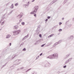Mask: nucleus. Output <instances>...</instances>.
I'll return each instance as SVG.
<instances>
[{"mask_svg": "<svg viewBox=\"0 0 74 74\" xmlns=\"http://www.w3.org/2000/svg\"><path fill=\"white\" fill-rule=\"evenodd\" d=\"M55 44H56V45H58V44L59 43H58V42H56Z\"/></svg>", "mask_w": 74, "mask_h": 74, "instance_id": "obj_39", "label": "nucleus"}, {"mask_svg": "<svg viewBox=\"0 0 74 74\" xmlns=\"http://www.w3.org/2000/svg\"><path fill=\"white\" fill-rule=\"evenodd\" d=\"M19 60H17L15 61H14V63H18L19 62Z\"/></svg>", "mask_w": 74, "mask_h": 74, "instance_id": "obj_23", "label": "nucleus"}, {"mask_svg": "<svg viewBox=\"0 0 74 74\" xmlns=\"http://www.w3.org/2000/svg\"><path fill=\"white\" fill-rule=\"evenodd\" d=\"M34 16H35V17H36V16L37 15V14H34Z\"/></svg>", "mask_w": 74, "mask_h": 74, "instance_id": "obj_38", "label": "nucleus"}, {"mask_svg": "<svg viewBox=\"0 0 74 74\" xmlns=\"http://www.w3.org/2000/svg\"><path fill=\"white\" fill-rule=\"evenodd\" d=\"M74 37V36L73 35H71L70 37H68L67 38L68 40H69L70 39V40H73V38Z\"/></svg>", "mask_w": 74, "mask_h": 74, "instance_id": "obj_4", "label": "nucleus"}, {"mask_svg": "<svg viewBox=\"0 0 74 74\" xmlns=\"http://www.w3.org/2000/svg\"><path fill=\"white\" fill-rule=\"evenodd\" d=\"M70 54H67L66 55V56H65V59H67V58H68V57L69 56H70Z\"/></svg>", "mask_w": 74, "mask_h": 74, "instance_id": "obj_7", "label": "nucleus"}, {"mask_svg": "<svg viewBox=\"0 0 74 74\" xmlns=\"http://www.w3.org/2000/svg\"><path fill=\"white\" fill-rule=\"evenodd\" d=\"M5 15H6V13L3 16V17H2V19H4V18H5Z\"/></svg>", "mask_w": 74, "mask_h": 74, "instance_id": "obj_13", "label": "nucleus"}, {"mask_svg": "<svg viewBox=\"0 0 74 74\" xmlns=\"http://www.w3.org/2000/svg\"><path fill=\"white\" fill-rule=\"evenodd\" d=\"M34 1H35V0H33L32 1V2H34Z\"/></svg>", "mask_w": 74, "mask_h": 74, "instance_id": "obj_56", "label": "nucleus"}, {"mask_svg": "<svg viewBox=\"0 0 74 74\" xmlns=\"http://www.w3.org/2000/svg\"><path fill=\"white\" fill-rule=\"evenodd\" d=\"M45 21H46V23L47 22V21H48V19H46L45 20Z\"/></svg>", "mask_w": 74, "mask_h": 74, "instance_id": "obj_40", "label": "nucleus"}, {"mask_svg": "<svg viewBox=\"0 0 74 74\" xmlns=\"http://www.w3.org/2000/svg\"><path fill=\"white\" fill-rule=\"evenodd\" d=\"M62 23H61V22H60V23H59V25H60Z\"/></svg>", "mask_w": 74, "mask_h": 74, "instance_id": "obj_45", "label": "nucleus"}, {"mask_svg": "<svg viewBox=\"0 0 74 74\" xmlns=\"http://www.w3.org/2000/svg\"><path fill=\"white\" fill-rule=\"evenodd\" d=\"M3 21V19H2L1 20V21H0V23H1V21Z\"/></svg>", "mask_w": 74, "mask_h": 74, "instance_id": "obj_51", "label": "nucleus"}, {"mask_svg": "<svg viewBox=\"0 0 74 74\" xmlns=\"http://www.w3.org/2000/svg\"><path fill=\"white\" fill-rule=\"evenodd\" d=\"M39 57H40V56H38L37 57L36 60H37V59H38V58H39Z\"/></svg>", "mask_w": 74, "mask_h": 74, "instance_id": "obj_34", "label": "nucleus"}, {"mask_svg": "<svg viewBox=\"0 0 74 74\" xmlns=\"http://www.w3.org/2000/svg\"><path fill=\"white\" fill-rule=\"evenodd\" d=\"M4 11H5V10H3V12H4Z\"/></svg>", "mask_w": 74, "mask_h": 74, "instance_id": "obj_64", "label": "nucleus"}, {"mask_svg": "<svg viewBox=\"0 0 74 74\" xmlns=\"http://www.w3.org/2000/svg\"><path fill=\"white\" fill-rule=\"evenodd\" d=\"M69 22V20H68V21H66V23H67V22Z\"/></svg>", "mask_w": 74, "mask_h": 74, "instance_id": "obj_48", "label": "nucleus"}, {"mask_svg": "<svg viewBox=\"0 0 74 74\" xmlns=\"http://www.w3.org/2000/svg\"><path fill=\"white\" fill-rule=\"evenodd\" d=\"M24 44V43L22 42L21 44L20 45V46H21V45H23Z\"/></svg>", "mask_w": 74, "mask_h": 74, "instance_id": "obj_32", "label": "nucleus"}, {"mask_svg": "<svg viewBox=\"0 0 74 74\" xmlns=\"http://www.w3.org/2000/svg\"><path fill=\"white\" fill-rule=\"evenodd\" d=\"M66 65H64V66H63V68H66Z\"/></svg>", "mask_w": 74, "mask_h": 74, "instance_id": "obj_37", "label": "nucleus"}, {"mask_svg": "<svg viewBox=\"0 0 74 74\" xmlns=\"http://www.w3.org/2000/svg\"><path fill=\"white\" fill-rule=\"evenodd\" d=\"M58 31L60 32H62V29H59L58 30Z\"/></svg>", "mask_w": 74, "mask_h": 74, "instance_id": "obj_28", "label": "nucleus"}, {"mask_svg": "<svg viewBox=\"0 0 74 74\" xmlns=\"http://www.w3.org/2000/svg\"><path fill=\"white\" fill-rule=\"evenodd\" d=\"M38 41H36V43H34V45H37V44H38Z\"/></svg>", "mask_w": 74, "mask_h": 74, "instance_id": "obj_17", "label": "nucleus"}, {"mask_svg": "<svg viewBox=\"0 0 74 74\" xmlns=\"http://www.w3.org/2000/svg\"><path fill=\"white\" fill-rule=\"evenodd\" d=\"M57 27H58V26L57 25H56L55 26H54V27H53V29H56V28Z\"/></svg>", "mask_w": 74, "mask_h": 74, "instance_id": "obj_19", "label": "nucleus"}, {"mask_svg": "<svg viewBox=\"0 0 74 74\" xmlns=\"http://www.w3.org/2000/svg\"><path fill=\"white\" fill-rule=\"evenodd\" d=\"M72 21H74V18H72Z\"/></svg>", "mask_w": 74, "mask_h": 74, "instance_id": "obj_53", "label": "nucleus"}, {"mask_svg": "<svg viewBox=\"0 0 74 74\" xmlns=\"http://www.w3.org/2000/svg\"><path fill=\"white\" fill-rule=\"evenodd\" d=\"M72 58H70L68 60L69 62H70V61H71V60H72Z\"/></svg>", "mask_w": 74, "mask_h": 74, "instance_id": "obj_20", "label": "nucleus"}, {"mask_svg": "<svg viewBox=\"0 0 74 74\" xmlns=\"http://www.w3.org/2000/svg\"><path fill=\"white\" fill-rule=\"evenodd\" d=\"M13 12V10H12L8 14V15H10V14H11L12 13V12Z\"/></svg>", "mask_w": 74, "mask_h": 74, "instance_id": "obj_12", "label": "nucleus"}, {"mask_svg": "<svg viewBox=\"0 0 74 74\" xmlns=\"http://www.w3.org/2000/svg\"><path fill=\"white\" fill-rule=\"evenodd\" d=\"M21 21H22V19H21L19 20V22H21Z\"/></svg>", "mask_w": 74, "mask_h": 74, "instance_id": "obj_55", "label": "nucleus"}, {"mask_svg": "<svg viewBox=\"0 0 74 74\" xmlns=\"http://www.w3.org/2000/svg\"><path fill=\"white\" fill-rule=\"evenodd\" d=\"M51 44H52V43H50L49 44V45H51Z\"/></svg>", "mask_w": 74, "mask_h": 74, "instance_id": "obj_54", "label": "nucleus"}, {"mask_svg": "<svg viewBox=\"0 0 74 74\" xmlns=\"http://www.w3.org/2000/svg\"><path fill=\"white\" fill-rule=\"evenodd\" d=\"M3 23H1V25H3Z\"/></svg>", "mask_w": 74, "mask_h": 74, "instance_id": "obj_61", "label": "nucleus"}, {"mask_svg": "<svg viewBox=\"0 0 74 74\" xmlns=\"http://www.w3.org/2000/svg\"><path fill=\"white\" fill-rule=\"evenodd\" d=\"M16 56V55H13L12 57L11 58H10V60H11V59H13L14 58H15Z\"/></svg>", "mask_w": 74, "mask_h": 74, "instance_id": "obj_9", "label": "nucleus"}, {"mask_svg": "<svg viewBox=\"0 0 74 74\" xmlns=\"http://www.w3.org/2000/svg\"><path fill=\"white\" fill-rule=\"evenodd\" d=\"M11 35L10 34H8L6 36V38H10V37H11Z\"/></svg>", "mask_w": 74, "mask_h": 74, "instance_id": "obj_10", "label": "nucleus"}, {"mask_svg": "<svg viewBox=\"0 0 74 74\" xmlns=\"http://www.w3.org/2000/svg\"><path fill=\"white\" fill-rule=\"evenodd\" d=\"M22 15H21V14H19L18 16H19V18H21L22 17Z\"/></svg>", "mask_w": 74, "mask_h": 74, "instance_id": "obj_15", "label": "nucleus"}, {"mask_svg": "<svg viewBox=\"0 0 74 74\" xmlns=\"http://www.w3.org/2000/svg\"><path fill=\"white\" fill-rule=\"evenodd\" d=\"M26 48H24V49H23L22 50L23 51H26Z\"/></svg>", "mask_w": 74, "mask_h": 74, "instance_id": "obj_22", "label": "nucleus"}, {"mask_svg": "<svg viewBox=\"0 0 74 74\" xmlns=\"http://www.w3.org/2000/svg\"><path fill=\"white\" fill-rule=\"evenodd\" d=\"M32 69L31 68H30L29 69H28L27 71H25V72H28V71H29V70H31Z\"/></svg>", "mask_w": 74, "mask_h": 74, "instance_id": "obj_21", "label": "nucleus"}, {"mask_svg": "<svg viewBox=\"0 0 74 74\" xmlns=\"http://www.w3.org/2000/svg\"><path fill=\"white\" fill-rule=\"evenodd\" d=\"M29 37V34H28L23 38V40H25L26 38H27V37Z\"/></svg>", "mask_w": 74, "mask_h": 74, "instance_id": "obj_6", "label": "nucleus"}, {"mask_svg": "<svg viewBox=\"0 0 74 74\" xmlns=\"http://www.w3.org/2000/svg\"><path fill=\"white\" fill-rule=\"evenodd\" d=\"M42 53H40V56H42Z\"/></svg>", "mask_w": 74, "mask_h": 74, "instance_id": "obj_46", "label": "nucleus"}, {"mask_svg": "<svg viewBox=\"0 0 74 74\" xmlns=\"http://www.w3.org/2000/svg\"><path fill=\"white\" fill-rule=\"evenodd\" d=\"M52 4H53V1H52L50 3V5H52Z\"/></svg>", "mask_w": 74, "mask_h": 74, "instance_id": "obj_31", "label": "nucleus"}, {"mask_svg": "<svg viewBox=\"0 0 74 74\" xmlns=\"http://www.w3.org/2000/svg\"><path fill=\"white\" fill-rule=\"evenodd\" d=\"M71 26V25H68V27H70Z\"/></svg>", "mask_w": 74, "mask_h": 74, "instance_id": "obj_44", "label": "nucleus"}, {"mask_svg": "<svg viewBox=\"0 0 74 74\" xmlns=\"http://www.w3.org/2000/svg\"><path fill=\"white\" fill-rule=\"evenodd\" d=\"M29 2H28V3L27 5L28 6V5H29Z\"/></svg>", "mask_w": 74, "mask_h": 74, "instance_id": "obj_49", "label": "nucleus"}, {"mask_svg": "<svg viewBox=\"0 0 74 74\" xmlns=\"http://www.w3.org/2000/svg\"><path fill=\"white\" fill-rule=\"evenodd\" d=\"M54 34H52L51 35H49L48 36V38H49V37H51L53 36Z\"/></svg>", "mask_w": 74, "mask_h": 74, "instance_id": "obj_14", "label": "nucleus"}, {"mask_svg": "<svg viewBox=\"0 0 74 74\" xmlns=\"http://www.w3.org/2000/svg\"><path fill=\"white\" fill-rule=\"evenodd\" d=\"M21 25H25V22H22Z\"/></svg>", "mask_w": 74, "mask_h": 74, "instance_id": "obj_29", "label": "nucleus"}, {"mask_svg": "<svg viewBox=\"0 0 74 74\" xmlns=\"http://www.w3.org/2000/svg\"><path fill=\"white\" fill-rule=\"evenodd\" d=\"M23 7H25V8H27L28 7V6L27 5H23Z\"/></svg>", "mask_w": 74, "mask_h": 74, "instance_id": "obj_11", "label": "nucleus"}, {"mask_svg": "<svg viewBox=\"0 0 74 74\" xmlns=\"http://www.w3.org/2000/svg\"><path fill=\"white\" fill-rule=\"evenodd\" d=\"M2 23H3V24H4V21L2 22Z\"/></svg>", "mask_w": 74, "mask_h": 74, "instance_id": "obj_57", "label": "nucleus"}, {"mask_svg": "<svg viewBox=\"0 0 74 74\" xmlns=\"http://www.w3.org/2000/svg\"><path fill=\"white\" fill-rule=\"evenodd\" d=\"M23 68H24V67H22L21 68H20V69L21 70H23Z\"/></svg>", "mask_w": 74, "mask_h": 74, "instance_id": "obj_35", "label": "nucleus"}, {"mask_svg": "<svg viewBox=\"0 0 74 74\" xmlns=\"http://www.w3.org/2000/svg\"><path fill=\"white\" fill-rule=\"evenodd\" d=\"M57 1V0H53L52 1L53 2V3H55L56 1Z\"/></svg>", "mask_w": 74, "mask_h": 74, "instance_id": "obj_24", "label": "nucleus"}, {"mask_svg": "<svg viewBox=\"0 0 74 74\" xmlns=\"http://www.w3.org/2000/svg\"><path fill=\"white\" fill-rule=\"evenodd\" d=\"M45 44H43L42 45H41V47H44V45H45Z\"/></svg>", "mask_w": 74, "mask_h": 74, "instance_id": "obj_30", "label": "nucleus"}, {"mask_svg": "<svg viewBox=\"0 0 74 74\" xmlns=\"http://www.w3.org/2000/svg\"><path fill=\"white\" fill-rule=\"evenodd\" d=\"M38 8V6H35L33 8L34 11L33 12H31L30 13V14H36V12H37V10Z\"/></svg>", "mask_w": 74, "mask_h": 74, "instance_id": "obj_2", "label": "nucleus"}, {"mask_svg": "<svg viewBox=\"0 0 74 74\" xmlns=\"http://www.w3.org/2000/svg\"><path fill=\"white\" fill-rule=\"evenodd\" d=\"M18 25H16L14 26L13 29H18Z\"/></svg>", "mask_w": 74, "mask_h": 74, "instance_id": "obj_8", "label": "nucleus"}, {"mask_svg": "<svg viewBox=\"0 0 74 74\" xmlns=\"http://www.w3.org/2000/svg\"><path fill=\"white\" fill-rule=\"evenodd\" d=\"M21 32V30H19L17 31H15L13 32V34L14 35L16 34V35H18V34H19V33Z\"/></svg>", "mask_w": 74, "mask_h": 74, "instance_id": "obj_3", "label": "nucleus"}, {"mask_svg": "<svg viewBox=\"0 0 74 74\" xmlns=\"http://www.w3.org/2000/svg\"><path fill=\"white\" fill-rule=\"evenodd\" d=\"M62 41L61 40H59V41H58V44H59V43H60L61 42H62Z\"/></svg>", "mask_w": 74, "mask_h": 74, "instance_id": "obj_25", "label": "nucleus"}, {"mask_svg": "<svg viewBox=\"0 0 74 74\" xmlns=\"http://www.w3.org/2000/svg\"><path fill=\"white\" fill-rule=\"evenodd\" d=\"M7 64V63H6L5 65H3V67H4V66H6V64Z\"/></svg>", "mask_w": 74, "mask_h": 74, "instance_id": "obj_42", "label": "nucleus"}, {"mask_svg": "<svg viewBox=\"0 0 74 74\" xmlns=\"http://www.w3.org/2000/svg\"><path fill=\"white\" fill-rule=\"evenodd\" d=\"M69 61L68 60H67L65 62V64H66L67 63H69Z\"/></svg>", "mask_w": 74, "mask_h": 74, "instance_id": "obj_18", "label": "nucleus"}, {"mask_svg": "<svg viewBox=\"0 0 74 74\" xmlns=\"http://www.w3.org/2000/svg\"><path fill=\"white\" fill-rule=\"evenodd\" d=\"M69 28V27H67V26H66L65 27V29H68V28Z\"/></svg>", "mask_w": 74, "mask_h": 74, "instance_id": "obj_36", "label": "nucleus"}, {"mask_svg": "<svg viewBox=\"0 0 74 74\" xmlns=\"http://www.w3.org/2000/svg\"><path fill=\"white\" fill-rule=\"evenodd\" d=\"M39 37H40V38H42V35L41 34H39Z\"/></svg>", "mask_w": 74, "mask_h": 74, "instance_id": "obj_27", "label": "nucleus"}, {"mask_svg": "<svg viewBox=\"0 0 74 74\" xmlns=\"http://www.w3.org/2000/svg\"><path fill=\"white\" fill-rule=\"evenodd\" d=\"M38 28H40V26H38Z\"/></svg>", "mask_w": 74, "mask_h": 74, "instance_id": "obj_59", "label": "nucleus"}, {"mask_svg": "<svg viewBox=\"0 0 74 74\" xmlns=\"http://www.w3.org/2000/svg\"><path fill=\"white\" fill-rule=\"evenodd\" d=\"M39 29H40V28L38 29V28H37L36 29V31H38V30H39Z\"/></svg>", "mask_w": 74, "mask_h": 74, "instance_id": "obj_52", "label": "nucleus"}, {"mask_svg": "<svg viewBox=\"0 0 74 74\" xmlns=\"http://www.w3.org/2000/svg\"><path fill=\"white\" fill-rule=\"evenodd\" d=\"M19 63H17V64H19Z\"/></svg>", "mask_w": 74, "mask_h": 74, "instance_id": "obj_63", "label": "nucleus"}, {"mask_svg": "<svg viewBox=\"0 0 74 74\" xmlns=\"http://www.w3.org/2000/svg\"><path fill=\"white\" fill-rule=\"evenodd\" d=\"M64 18H62V20H64Z\"/></svg>", "mask_w": 74, "mask_h": 74, "instance_id": "obj_58", "label": "nucleus"}, {"mask_svg": "<svg viewBox=\"0 0 74 74\" xmlns=\"http://www.w3.org/2000/svg\"><path fill=\"white\" fill-rule=\"evenodd\" d=\"M58 73H60V72L59 71H58Z\"/></svg>", "mask_w": 74, "mask_h": 74, "instance_id": "obj_62", "label": "nucleus"}, {"mask_svg": "<svg viewBox=\"0 0 74 74\" xmlns=\"http://www.w3.org/2000/svg\"><path fill=\"white\" fill-rule=\"evenodd\" d=\"M9 45L10 46H11V43H9Z\"/></svg>", "mask_w": 74, "mask_h": 74, "instance_id": "obj_50", "label": "nucleus"}, {"mask_svg": "<svg viewBox=\"0 0 74 74\" xmlns=\"http://www.w3.org/2000/svg\"><path fill=\"white\" fill-rule=\"evenodd\" d=\"M47 19H50L51 18V17L50 16H48L47 17Z\"/></svg>", "mask_w": 74, "mask_h": 74, "instance_id": "obj_33", "label": "nucleus"}, {"mask_svg": "<svg viewBox=\"0 0 74 74\" xmlns=\"http://www.w3.org/2000/svg\"><path fill=\"white\" fill-rule=\"evenodd\" d=\"M56 44H54L53 45V47H55V46H56Z\"/></svg>", "mask_w": 74, "mask_h": 74, "instance_id": "obj_41", "label": "nucleus"}, {"mask_svg": "<svg viewBox=\"0 0 74 74\" xmlns=\"http://www.w3.org/2000/svg\"><path fill=\"white\" fill-rule=\"evenodd\" d=\"M26 0H23V2H26Z\"/></svg>", "mask_w": 74, "mask_h": 74, "instance_id": "obj_47", "label": "nucleus"}, {"mask_svg": "<svg viewBox=\"0 0 74 74\" xmlns=\"http://www.w3.org/2000/svg\"><path fill=\"white\" fill-rule=\"evenodd\" d=\"M67 3V4H66L67 5H68L70 4V2H67V0H65L63 2V3L64 4H65V3Z\"/></svg>", "mask_w": 74, "mask_h": 74, "instance_id": "obj_5", "label": "nucleus"}, {"mask_svg": "<svg viewBox=\"0 0 74 74\" xmlns=\"http://www.w3.org/2000/svg\"><path fill=\"white\" fill-rule=\"evenodd\" d=\"M32 74H37V73L36 72H34Z\"/></svg>", "mask_w": 74, "mask_h": 74, "instance_id": "obj_43", "label": "nucleus"}, {"mask_svg": "<svg viewBox=\"0 0 74 74\" xmlns=\"http://www.w3.org/2000/svg\"><path fill=\"white\" fill-rule=\"evenodd\" d=\"M18 3H16L15 4V6H18Z\"/></svg>", "mask_w": 74, "mask_h": 74, "instance_id": "obj_26", "label": "nucleus"}, {"mask_svg": "<svg viewBox=\"0 0 74 74\" xmlns=\"http://www.w3.org/2000/svg\"><path fill=\"white\" fill-rule=\"evenodd\" d=\"M10 8H14V4L13 3L12 4L11 6L10 7Z\"/></svg>", "mask_w": 74, "mask_h": 74, "instance_id": "obj_16", "label": "nucleus"}, {"mask_svg": "<svg viewBox=\"0 0 74 74\" xmlns=\"http://www.w3.org/2000/svg\"><path fill=\"white\" fill-rule=\"evenodd\" d=\"M20 23H17V25H19V24Z\"/></svg>", "mask_w": 74, "mask_h": 74, "instance_id": "obj_60", "label": "nucleus"}, {"mask_svg": "<svg viewBox=\"0 0 74 74\" xmlns=\"http://www.w3.org/2000/svg\"><path fill=\"white\" fill-rule=\"evenodd\" d=\"M47 58L50 59H57L58 58V53H55L53 54L48 56Z\"/></svg>", "mask_w": 74, "mask_h": 74, "instance_id": "obj_1", "label": "nucleus"}]
</instances>
